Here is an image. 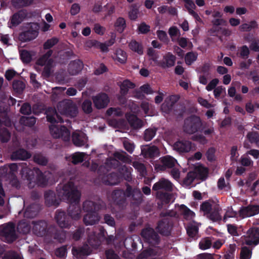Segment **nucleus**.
I'll use <instances>...</instances> for the list:
<instances>
[{
	"instance_id": "c85d7f7f",
	"label": "nucleus",
	"mask_w": 259,
	"mask_h": 259,
	"mask_svg": "<svg viewBox=\"0 0 259 259\" xmlns=\"http://www.w3.org/2000/svg\"><path fill=\"white\" fill-rule=\"evenodd\" d=\"M27 12L21 10L14 14L11 18V23L13 26L19 25L27 17Z\"/></svg>"
},
{
	"instance_id": "2f4dec72",
	"label": "nucleus",
	"mask_w": 259,
	"mask_h": 259,
	"mask_svg": "<svg viewBox=\"0 0 259 259\" xmlns=\"http://www.w3.org/2000/svg\"><path fill=\"white\" fill-rule=\"evenodd\" d=\"M83 210L87 212H97L101 208V205L92 201L86 200L83 203Z\"/></svg>"
},
{
	"instance_id": "0eeeda50",
	"label": "nucleus",
	"mask_w": 259,
	"mask_h": 259,
	"mask_svg": "<svg viewBox=\"0 0 259 259\" xmlns=\"http://www.w3.org/2000/svg\"><path fill=\"white\" fill-rule=\"evenodd\" d=\"M57 107L61 114L74 117L78 114L77 107L71 100H64L59 102Z\"/></svg>"
},
{
	"instance_id": "6e6d98bb",
	"label": "nucleus",
	"mask_w": 259,
	"mask_h": 259,
	"mask_svg": "<svg viewBox=\"0 0 259 259\" xmlns=\"http://www.w3.org/2000/svg\"><path fill=\"white\" fill-rule=\"evenodd\" d=\"M81 108L85 113H91L93 111L92 102L88 99L85 100L82 103Z\"/></svg>"
},
{
	"instance_id": "f257e3e1",
	"label": "nucleus",
	"mask_w": 259,
	"mask_h": 259,
	"mask_svg": "<svg viewBox=\"0 0 259 259\" xmlns=\"http://www.w3.org/2000/svg\"><path fill=\"white\" fill-rule=\"evenodd\" d=\"M56 191L60 199L67 201L70 203L68 208V214L71 220H79L81 211L79 205L80 193L75 187L74 183L69 181L63 185H58Z\"/></svg>"
},
{
	"instance_id": "4468645a",
	"label": "nucleus",
	"mask_w": 259,
	"mask_h": 259,
	"mask_svg": "<svg viewBox=\"0 0 259 259\" xmlns=\"http://www.w3.org/2000/svg\"><path fill=\"white\" fill-rule=\"evenodd\" d=\"M19 165L21 167L20 174L22 177L29 181L30 185L32 182H35V171L37 168H33L32 169L24 162L19 163Z\"/></svg>"
},
{
	"instance_id": "8fccbe9b",
	"label": "nucleus",
	"mask_w": 259,
	"mask_h": 259,
	"mask_svg": "<svg viewBox=\"0 0 259 259\" xmlns=\"http://www.w3.org/2000/svg\"><path fill=\"white\" fill-rule=\"evenodd\" d=\"M12 87L16 92L21 93L24 90L25 85L22 81L14 80L13 82Z\"/></svg>"
},
{
	"instance_id": "4d7b16f0",
	"label": "nucleus",
	"mask_w": 259,
	"mask_h": 259,
	"mask_svg": "<svg viewBox=\"0 0 259 259\" xmlns=\"http://www.w3.org/2000/svg\"><path fill=\"white\" fill-rule=\"evenodd\" d=\"M34 161L42 166L46 165L48 163V159L46 157L40 154H37L33 156Z\"/></svg>"
},
{
	"instance_id": "680f3d73",
	"label": "nucleus",
	"mask_w": 259,
	"mask_h": 259,
	"mask_svg": "<svg viewBox=\"0 0 259 259\" xmlns=\"http://www.w3.org/2000/svg\"><path fill=\"white\" fill-rule=\"evenodd\" d=\"M197 55L191 52L186 54L185 58L186 63L188 65H191L194 61L197 60Z\"/></svg>"
},
{
	"instance_id": "1a4fd4ad",
	"label": "nucleus",
	"mask_w": 259,
	"mask_h": 259,
	"mask_svg": "<svg viewBox=\"0 0 259 259\" xmlns=\"http://www.w3.org/2000/svg\"><path fill=\"white\" fill-rule=\"evenodd\" d=\"M53 53V50H48L36 61V64L38 65L44 66L42 74L45 76L49 77L51 75V71L53 67L54 60L53 59L50 58V57L52 55Z\"/></svg>"
},
{
	"instance_id": "b1692460",
	"label": "nucleus",
	"mask_w": 259,
	"mask_h": 259,
	"mask_svg": "<svg viewBox=\"0 0 259 259\" xmlns=\"http://www.w3.org/2000/svg\"><path fill=\"white\" fill-rule=\"evenodd\" d=\"M45 199L46 205L48 206L57 207L60 203V200L57 199L55 193L52 190H48L45 192Z\"/></svg>"
},
{
	"instance_id": "338daca9",
	"label": "nucleus",
	"mask_w": 259,
	"mask_h": 259,
	"mask_svg": "<svg viewBox=\"0 0 259 259\" xmlns=\"http://www.w3.org/2000/svg\"><path fill=\"white\" fill-rule=\"evenodd\" d=\"M114 156L115 158L123 162H128L130 161L129 156L126 152H115Z\"/></svg>"
},
{
	"instance_id": "c9c22d12",
	"label": "nucleus",
	"mask_w": 259,
	"mask_h": 259,
	"mask_svg": "<svg viewBox=\"0 0 259 259\" xmlns=\"http://www.w3.org/2000/svg\"><path fill=\"white\" fill-rule=\"evenodd\" d=\"M35 172L36 175L35 182L37 184L42 187L46 186L48 184V178L38 168H36Z\"/></svg>"
},
{
	"instance_id": "de8ad7c7",
	"label": "nucleus",
	"mask_w": 259,
	"mask_h": 259,
	"mask_svg": "<svg viewBox=\"0 0 259 259\" xmlns=\"http://www.w3.org/2000/svg\"><path fill=\"white\" fill-rule=\"evenodd\" d=\"M11 134L5 127L0 130V141L2 143H6L10 140Z\"/></svg>"
},
{
	"instance_id": "473e14b6",
	"label": "nucleus",
	"mask_w": 259,
	"mask_h": 259,
	"mask_svg": "<svg viewBox=\"0 0 259 259\" xmlns=\"http://www.w3.org/2000/svg\"><path fill=\"white\" fill-rule=\"evenodd\" d=\"M72 141L74 145L81 147L85 144V135L83 133L73 132Z\"/></svg>"
},
{
	"instance_id": "58836bf2",
	"label": "nucleus",
	"mask_w": 259,
	"mask_h": 259,
	"mask_svg": "<svg viewBox=\"0 0 259 259\" xmlns=\"http://www.w3.org/2000/svg\"><path fill=\"white\" fill-rule=\"evenodd\" d=\"M170 192H158L155 195L157 199H159L163 204H168L172 199V194Z\"/></svg>"
},
{
	"instance_id": "69168bd1",
	"label": "nucleus",
	"mask_w": 259,
	"mask_h": 259,
	"mask_svg": "<svg viewBox=\"0 0 259 259\" xmlns=\"http://www.w3.org/2000/svg\"><path fill=\"white\" fill-rule=\"evenodd\" d=\"M138 33L147 34L150 31V26L145 22H141L138 27Z\"/></svg>"
},
{
	"instance_id": "20e7f679",
	"label": "nucleus",
	"mask_w": 259,
	"mask_h": 259,
	"mask_svg": "<svg viewBox=\"0 0 259 259\" xmlns=\"http://www.w3.org/2000/svg\"><path fill=\"white\" fill-rule=\"evenodd\" d=\"M179 99L177 96H171L162 104V110L168 114L172 113L177 116L183 115L185 111V107L180 104H176Z\"/></svg>"
},
{
	"instance_id": "6ab92c4d",
	"label": "nucleus",
	"mask_w": 259,
	"mask_h": 259,
	"mask_svg": "<svg viewBox=\"0 0 259 259\" xmlns=\"http://www.w3.org/2000/svg\"><path fill=\"white\" fill-rule=\"evenodd\" d=\"M92 250L89 245L84 243L81 246L73 247L72 252L73 255L77 259H83L92 253Z\"/></svg>"
},
{
	"instance_id": "a18cd8bd",
	"label": "nucleus",
	"mask_w": 259,
	"mask_h": 259,
	"mask_svg": "<svg viewBox=\"0 0 259 259\" xmlns=\"http://www.w3.org/2000/svg\"><path fill=\"white\" fill-rule=\"evenodd\" d=\"M50 233H49V236H48V237H51L59 242H62L64 240L65 235L64 233L54 229H50Z\"/></svg>"
},
{
	"instance_id": "052dcab7",
	"label": "nucleus",
	"mask_w": 259,
	"mask_h": 259,
	"mask_svg": "<svg viewBox=\"0 0 259 259\" xmlns=\"http://www.w3.org/2000/svg\"><path fill=\"white\" fill-rule=\"evenodd\" d=\"M20 56L23 63H28L31 61V55L30 53L26 50H22L20 52Z\"/></svg>"
},
{
	"instance_id": "f03ea898",
	"label": "nucleus",
	"mask_w": 259,
	"mask_h": 259,
	"mask_svg": "<svg viewBox=\"0 0 259 259\" xmlns=\"http://www.w3.org/2000/svg\"><path fill=\"white\" fill-rule=\"evenodd\" d=\"M47 120L52 124L50 126V133L54 138H61L64 141H68L70 139V132L64 125H55L56 123H63L62 117L54 108H49L47 111Z\"/></svg>"
},
{
	"instance_id": "a878e982",
	"label": "nucleus",
	"mask_w": 259,
	"mask_h": 259,
	"mask_svg": "<svg viewBox=\"0 0 259 259\" xmlns=\"http://www.w3.org/2000/svg\"><path fill=\"white\" fill-rule=\"evenodd\" d=\"M31 156V154L27 150L20 148L12 153L11 155V159L12 160H25L30 158Z\"/></svg>"
},
{
	"instance_id": "bb28decb",
	"label": "nucleus",
	"mask_w": 259,
	"mask_h": 259,
	"mask_svg": "<svg viewBox=\"0 0 259 259\" xmlns=\"http://www.w3.org/2000/svg\"><path fill=\"white\" fill-rule=\"evenodd\" d=\"M83 66V63L80 60L72 61L68 65V71L71 75H76L82 70Z\"/></svg>"
},
{
	"instance_id": "39448f33",
	"label": "nucleus",
	"mask_w": 259,
	"mask_h": 259,
	"mask_svg": "<svg viewBox=\"0 0 259 259\" xmlns=\"http://www.w3.org/2000/svg\"><path fill=\"white\" fill-rule=\"evenodd\" d=\"M160 215L161 217L164 218L158 222L155 229L161 235L168 237L171 235L173 227L172 219L169 217H165L169 216V212H161Z\"/></svg>"
},
{
	"instance_id": "0e129e2a",
	"label": "nucleus",
	"mask_w": 259,
	"mask_h": 259,
	"mask_svg": "<svg viewBox=\"0 0 259 259\" xmlns=\"http://www.w3.org/2000/svg\"><path fill=\"white\" fill-rule=\"evenodd\" d=\"M84 233V228L80 227L72 233V238L74 240L78 241L81 238Z\"/></svg>"
},
{
	"instance_id": "4c0bfd02",
	"label": "nucleus",
	"mask_w": 259,
	"mask_h": 259,
	"mask_svg": "<svg viewBox=\"0 0 259 259\" xmlns=\"http://www.w3.org/2000/svg\"><path fill=\"white\" fill-rule=\"evenodd\" d=\"M139 5L138 4H133L130 6V11L128 12V17L132 21H136L139 15Z\"/></svg>"
},
{
	"instance_id": "6e6552de",
	"label": "nucleus",
	"mask_w": 259,
	"mask_h": 259,
	"mask_svg": "<svg viewBox=\"0 0 259 259\" xmlns=\"http://www.w3.org/2000/svg\"><path fill=\"white\" fill-rule=\"evenodd\" d=\"M200 118L195 115H191L184 120V131L189 134L196 133L202 126Z\"/></svg>"
},
{
	"instance_id": "aec40b11",
	"label": "nucleus",
	"mask_w": 259,
	"mask_h": 259,
	"mask_svg": "<svg viewBox=\"0 0 259 259\" xmlns=\"http://www.w3.org/2000/svg\"><path fill=\"white\" fill-rule=\"evenodd\" d=\"M152 190L158 192H171L172 191V184L164 178H161L155 183L153 187Z\"/></svg>"
},
{
	"instance_id": "37998d69",
	"label": "nucleus",
	"mask_w": 259,
	"mask_h": 259,
	"mask_svg": "<svg viewBox=\"0 0 259 259\" xmlns=\"http://www.w3.org/2000/svg\"><path fill=\"white\" fill-rule=\"evenodd\" d=\"M246 138L251 144H255L259 148V133L257 132H249L246 135Z\"/></svg>"
},
{
	"instance_id": "e2e57ef3",
	"label": "nucleus",
	"mask_w": 259,
	"mask_h": 259,
	"mask_svg": "<svg viewBox=\"0 0 259 259\" xmlns=\"http://www.w3.org/2000/svg\"><path fill=\"white\" fill-rule=\"evenodd\" d=\"M84 154L80 152H76L72 155V162L77 164L83 161Z\"/></svg>"
},
{
	"instance_id": "79ce46f5",
	"label": "nucleus",
	"mask_w": 259,
	"mask_h": 259,
	"mask_svg": "<svg viewBox=\"0 0 259 259\" xmlns=\"http://www.w3.org/2000/svg\"><path fill=\"white\" fill-rule=\"evenodd\" d=\"M17 229L20 233L26 234L30 232V226L27 222L22 220L18 223Z\"/></svg>"
},
{
	"instance_id": "864d4df0",
	"label": "nucleus",
	"mask_w": 259,
	"mask_h": 259,
	"mask_svg": "<svg viewBox=\"0 0 259 259\" xmlns=\"http://www.w3.org/2000/svg\"><path fill=\"white\" fill-rule=\"evenodd\" d=\"M251 249L248 247L243 246L241 248L240 259H250L251 257Z\"/></svg>"
},
{
	"instance_id": "a19ab883",
	"label": "nucleus",
	"mask_w": 259,
	"mask_h": 259,
	"mask_svg": "<svg viewBox=\"0 0 259 259\" xmlns=\"http://www.w3.org/2000/svg\"><path fill=\"white\" fill-rule=\"evenodd\" d=\"M135 87V85L134 83L128 80H125L121 83L120 85V94L122 96L126 95L129 89H134Z\"/></svg>"
},
{
	"instance_id": "f8f14e48",
	"label": "nucleus",
	"mask_w": 259,
	"mask_h": 259,
	"mask_svg": "<svg viewBox=\"0 0 259 259\" xmlns=\"http://www.w3.org/2000/svg\"><path fill=\"white\" fill-rule=\"evenodd\" d=\"M1 234L5 238L6 242L8 243L13 242L17 238L15 224L13 223H9L5 225L2 230Z\"/></svg>"
},
{
	"instance_id": "c03bdc74",
	"label": "nucleus",
	"mask_w": 259,
	"mask_h": 259,
	"mask_svg": "<svg viewBox=\"0 0 259 259\" xmlns=\"http://www.w3.org/2000/svg\"><path fill=\"white\" fill-rule=\"evenodd\" d=\"M20 123L25 126L32 127L36 123V118L34 116H22L20 119Z\"/></svg>"
},
{
	"instance_id": "f704fd0d",
	"label": "nucleus",
	"mask_w": 259,
	"mask_h": 259,
	"mask_svg": "<svg viewBox=\"0 0 259 259\" xmlns=\"http://www.w3.org/2000/svg\"><path fill=\"white\" fill-rule=\"evenodd\" d=\"M112 58L115 61L118 63L125 64L127 60V54L123 50L118 49L116 50Z\"/></svg>"
},
{
	"instance_id": "ea45409f",
	"label": "nucleus",
	"mask_w": 259,
	"mask_h": 259,
	"mask_svg": "<svg viewBox=\"0 0 259 259\" xmlns=\"http://www.w3.org/2000/svg\"><path fill=\"white\" fill-rule=\"evenodd\" d=\"M115 30L119 33H122L126 27L125 19L121 17H118L114 23Z\"/></svg>"
},
{
	"instance_id": "412c9836",
	"label": "nucleus",
	"mask_w": 259,
	"mask_h": 259,
	"mask_svg": "<svg viewBox=\"0 0 259 259\" xmlns=\"http://www.w3.org/2000/svg\"><path fill=\"white\" fill-rule=\"evenodd\" d=\"M259 213V205L249 204L242 206L239 210V215L242 218L250 217Z\"/></svg>"
},
{
	"instance_id": "603ef678",
	"label": "nucleus",
	"mask_w": 259,
	"mask_h": 259,
	"mask_svg": "<svg viewBox=\"0 0 259 259\" xmlns=\"http://www.w3.org/2000/svg\"><path fill=\"white\" fill-rule=\"evenodd\" d=\"M58 41V38L56 37H53L50 39H48L44 42L43 45V48L44 50H50V49L56 45Z\"/></svg>"
},
{
	"instance_id": "13d9d810",
	"label": "nucleus",
	"mask_w": 259,
	"mask_h": 259,
	"mask_svg": "<svg viewBox=\"0 0 259 259\" xmlns=\"http://www.w3.org/2000/svg\"><path fill=\"white\" fill-rule=\"evenodd\" d=\"M197 176L202 180H205L208 176V169L204 167H198L195 169Z\"/></svg>"
},
{
	"instance_id": "774afa93",
	"label": "nucleus",
	"mask_w": 259,
	"mask_h": 259,
	"mask_svg": "<svg viewBox=\"0 0 259 259\" xmlns=\"http://www.w3.org/2000/svg\"><path fill=\"white\" fill-rule=\"evenodd\" d=\"M236 250V245L235 244L230 245L229 248L225 254V259H232L234 257L235 252Z\"/></svg>"
},
{
	"instance_id": "3c124183",
	"label": "nucleus",
	"mask_w": 259,
	"mask_h": 259,
	"mask_svg": "<svg viewBox=\"0 0 259 259\" xmlns=\"http://www.w3.org/2000/svg\"><path fill=\"white\" fill-rule=\"evenodd\" d=\"M180 210L185 218H192L195 213L184 204L180 205Z\"/></svg>"
},
{
	"instance_id": "bf43d9fd",
	"label": "nucleus",
	"mask_w": 259,
	"mask_h": 259,
	"mask_svg": "<svg viewBox=\"0 0 259 259\" xmlns=\"http://www.w3.org/2000/svg\"><path fill=\"white\" fill-rule=\"evenodd\" d=\"M250 54V51L246 45H243L240 48L239 57L243 60L248 59Z\"/></svg>"
},
{
	"instance_id": "7ed1b4c3",
	"label": "nucleus",
	"mask_w": 259,
	"mask_h": 259,
	"mask_svg": "<svg viewBox=\"0 0 259 259\" xmlns=\"http://www.w3.org/2000/svg\"><path fill=\"white\" fill-rule=\"evenodd\" d=\"M200 209L203 215L212 222H219L222 221V218L220 214L222 208L213 200L209 199L203 202Z\"/></svg>"
},
{
	"instance_id": "e433bc0d",
	"label": "nucleus",
	"mask_w": 259,
	"mask_h": 259,
	"mask_svg": "<svg viewBox=\"0 0 259 259\" xmlns=\"http://www.w3.org/2000/svg\"><path fill=\"white\" fill-rule=\"evenodd\" d=\"M127 120L130 126L134 129H139L143 125V121L135 115L129 116Z\"/></svg>"
},
{
	"instance_id": "09e8293b",
	"label": "nucleus",
	"mask_w": 259,
	"mask_h": 259,
	"mask_svg": "<svg viewBox=\"0 0 259 259\" xmlns=\"http://www.w3.org/2000/svg\"><path fill=\"white\" fill-rule=\"evenodd\" d=\"M157 129L155 127L148 128L144 132V139L146 141H151L155 136Z\"/></svg>"
},
{
	"instance_id": "f3484780",
	"label": "nucleus",
	"mask_w": 259,
	"mask_h": 259,
	"mask_svg": "<svg viewBox=\"0 0 259 259\" xmlns=\"http://www.w3.org/2000/svg\"><path fill=\"white\" fill-rule=\"evenodd\" d=\"M111 199L114 204L118 206L119 207H123L126 201L124 190L119 188L114 190L111 194Z\"/></svg>"
},
{
	"instance_id": "5fc2aeb1",
	"label": "nucleus",
	"mask_w": 259,
	"mask_h": 259,
	"mask_svg": "<svg viewBox=\"0 0 259 259\" xmlns=\"http://www.w3.org/2000/svg\"><path fill=\"white\" fill-rule=\"evenodd\" d=\"M10 179V184L17 189H19L21 187V184L18 180L15 174H11L10 176H9Z\"/></svg>"
},
{
	"instance_id": "a211bd4d",
	"label": "nucleus",
	"mask_w": 259,
	"mask_h": 259,
	"mask_svg": "<svg viewBox=\"0 0 259 259\" xmlns=\"http://www.w3.org/2000/svg\"><path fill=\"white\" fill-rule=\"evenodd\" d=\"M160 163L155 166L157 171H164L167 168H172L177 162V160L172 157L167 155L160 158Z\"/></svg>"
},
{
	"instance_id": "5701e85b",
	"label": "nucleus",
	"mask_w": 259,
	"mask_h": 259,
	"mask_svg": "<svg viewBox=\"0 0 259 259\" xmlns=\"http://www.w3.org/2000/svg\"><path fill=\"white\" fill-rule=\"evenodd\" d=\"M191 142L188 140H178L174 144V149L179 153H187L192 148Z\"/></svg>"
},
{
	"instance_id": "423d86ee",
	"label": "nucleus",
	"mask_w": 259,
	"mask_h": 259,
	"mask_svg": "<svg viewBox=\"0 0 259 259\" xmlns=\"http://www.w3.org/2000/svg\"><path fill=\"white\" fill-rule=\"evenodd\" d=\"M108 170L105 166L101 165L99 167L98 172L102 182L106 185H116L120 183L121 176L118 172H112L106 174Z\"/></svg>"
},
{
	"instance_id": "2eb2a0df",
	"label": "nucleus",
	"mask_w": 259,
	"mask_h": 259,
	"mask_svg": "<svg viewBox=\"0 0 259 259\" xmlns=\"http://www.w3.org/2000/svg\"><path fill=\"white\" fill-rule=\"evenodd\" d=\"M245 242L248 245L259 244V227H251L247 230Z\"/></svg>"
},
{
	"instance_id": "49530a36",
	"label": "nucleus",
	"mask_w": 259,
	"mask_h": 259,
	"mask_svg": "<svg viewBox=\"0 0 259 259\" xmlns=\"http://www.w3.org/2000/svg\"><path fill=\"white\" fill-rule=\"evenodd\" d=\"M129 47L132 51L137 53L139 55L143 54V48L142 45L136 40H132L129 44Z\"/></svg>"
},
{
	"instance_id": "393cba45",
	"label": "nucleus",
	"mask_w": 259,
	"mask_h": 259,
	"mask_svg": "<svg viewBox=\"0 0 259 259\" xmlns=\"http://www.w3.org/2000/svg\"><path fill=\"white\" fill-rule=\"evenodd\" d=\"M40 209V206L38 203H31L25 209L24 216L27 218H33L37 215Z\"/></svg>"
},
{
	"instance_id": "9b49d317",
	"label": "nucleus",
	"mask_w": 259,
	"mask_h": 259,
	"mask_svg": "<svg viewBox=\"0 0 259 259\" xmlns=\"http://www.w3.org/2000/svg\"><path fill=\"white\" fill-rule=\"evenodd\" d=\"M37 25L29 24L24 31L19 34V39L21 41L27 42L35 38L38 34Z\"/></svg>"
},
{
	"instance_id": "7c9ffc66",
	"label": "nucleus",
	"mask_w": 259,
	"mask_h": 259,
	"mask_svg": "<svg viewBox=\"0 0 259 259\" xmlns=\"http://www.w3.org/2000/svg\"><path fill=\"white\" fill-rule=\"evenodd\" d=\"M100 220V216L97 212H87L83 218V223L86 226L94 225Z\"/></svg>"
},
{
	"instance_id": "4be33fe9",
	"label": "nucleus",
	"mask_w": 259,
	"mask_h": 259,
	"mask_svg": "<svg viewBox=\"0 0 259 259\" xmlns=\"http://www.w3.org/2000/svg\"><path fill=\"white\" fill-rule=\"evenodd\" d=\"M93 101L95 107L98 109H101L108 106L110 99L107 94L101 93L94 96Z\"/></svg>"
},
{
	"instance_id": "9d476101",
	"label": "nucleus",
	"mask_w": 259,
	"mask_h": 259,
	"mask_svg": "<svg viewBox=\"0 0 259 259\" xmlns=\"http://www.w3.org/2000/svg\"><path fill=\"white\" fill-rule=\"evenodd\" d=\"M141 236L145 241L152 246H156L160 243V237L152 228H147L142 230Z\"/></svg>"
},
{
	"instance_id": "72a5a7b5",
	"label": "nucleus",
	"mask_w": 259,
	"mask_h": 259,
	"mask_svg": "<svg viewBox=\"0 0 259 259\" xmlns=\"http://www.w3.org/2000/svg\"><path fill=\"white\" fill-rule=\"evenodd\" d=\"M132 167H127L126 165H122L118 168V174L121 176V180L123 178L127 182H130L132 179L131 175Z\"/></svg>"
},
{
	"instance_id": "c756f323",
	"label": "nucleus",
	"mask_w": 259,
	"mask_h": 259,
	"mask_svg": "<svg viewBox=\"0 0 259 259\" xmlns=\"http://www.w3.org/2000/svg\"><path fill=\"white\" fill-rule=\"evenodd\" d=\"M141 151L145 158H153L159 155L158 148L154 145L152 146L146 145L142 148Z\"/></svg>"
},
{
	"instance_id": "cd10ccee",
	"label": "nucleus",
	"mask_w": 259,
	"mask_h": 259,
	"mask_svg": "<svg viewBox=\"0 0 259 259\" xmlns=\"http://www.w3.org/2000/svg\"><path fill=\"white\" fill-rule=\"evenodd\" d=\"M176 58L170 52H168L163 56V60L161 61L159 63V67L165 69L174 66Z\"/></svg>"
},
{
	"instance_id": "dca6fc26",
	"label": "nucleus",
	"mask_w": 259,
	"mask_h": 259,
	"mask_svg": "<svg viewBox=\"0 0 259 259\" xmlns=\"http://www.w3.org/2000/svg\"><path fill=\"white\" fill-rule=\"evenodd\" d=\"M55 218L58 225L62 228H68L71 226V220L64 211L58 209Z\"/></svg>"
},
{
	"instance_id": "ddd939ff",
	"label": "nucleus",
	"mask_w": 259,
	"mask_h": 259,
	"mask_svg": "<svg viewBox=\"0 0 259 259\" xmlns=\"http://www.w3.org/2000/svg\"><path fill=\"white\" fill-rule=\"evenodd\" d=\"M32 224V232L34 234L38 237L49 236L50 229L48 228V224L45 221H33Z\"/></svg>"
}]
</instances>
